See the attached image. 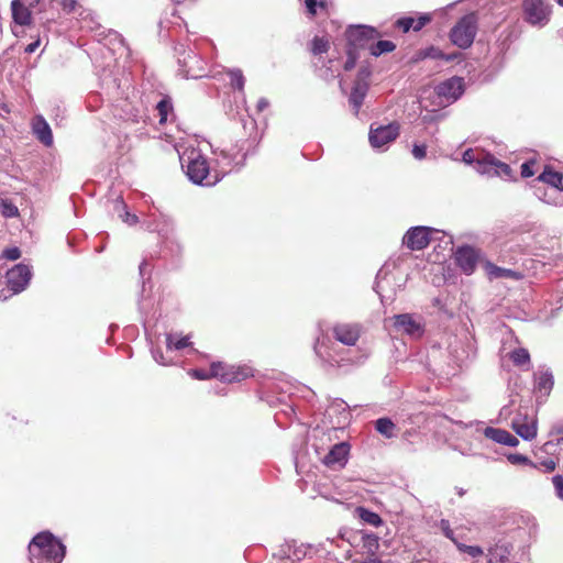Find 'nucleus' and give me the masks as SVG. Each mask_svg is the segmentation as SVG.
Listing matches in <instances>:
<instances>
[{"label":"nucleus","instance_id":"26","mask_svg":"<svg viewBox=\"0 0 563 563\" xmlns=\"http://www.w3.org/2000/svg\"><path fill=\"white\" fill-rule=\"evenodd\" d=\"M365 97V88L361 85H355L350 95V103L353 106L355 114L358 113V110L363 103Z\"/></svg>","mask_w":563,"mask_h":563},{"label":"nucleus","instance_id":"22","mask_svg":"<svg viewBox=\"0 0 563 563\" xmlns=\"http://www.w3.org/2000/svg\"><path fill=\"white\" fill-rule=\"evenodd\" d=\"M368 49L373 56L378 57L382 54L394 52L396 49V44L391 41L380 40L376 43H372Z\"/></svg>","mask_w":563,"mask_h":563},{"label":"nucleus","instance_id":"20","mask_svg":"<svg viewBox=\"0 0 563 563\" xmlns=\"http://www.w3.org/2000/svg\"><path fill=\"white\" fill-rule=\"evenodd\" d=\"M536 388L539 393L548 396L553 387L554 379L552 373L547 369L534 375Z\"/></svg>","mask_w":563,"mask_h":563},{"label":"nucleus","instance_id":"39","mask_svg":"<svg viewBox=\"0 0 563 563\" xmlns=\"http://www.w3.org/2000/svg\"><path fill=\"white\" fill-rule=\"evenodd\" d=\"M512 547L510 544L496 545L495 547V559L498 556L501 563L505 562L507 556L510 554Z\"/></svg>","mask_w":563,"mask_h":563},{"label":"nucleus","instance_id":"38","mask_svg":"<svg viewBox=\"0 0 563 563\" xmlns=\"http://www.w3.org/2000/svg\"><path fill=\"white\" fill-rule=\"evenodd\" d=\"M432 18L429 13L422 14L418 18H413V26L412 30L415 32L420 31L422 27H424L427 24L431 22Z\"/></svg>","mask_w":563,"mask_h":563},{"label":"nucleus","instance_id":"17","mask_svg":"<svg viewBox=\"0 0 563 563\" xmlns=\"http://www.w3.org/2000/svg\"><path fill=\"white\" fill-rule=\"evenodd\" d=\"M11 11L13 21L22 26L31 25L32 11L22 0H12Z\"/></svg>","mask_w":563,"mask_h":563},{"label":"nucleus","instance_id":"37","mask_svg":"<svg viewBox=\"0 0 563 563\" xmlns=\"http://www.w3.org/2000/svg\"><path fill=\"white\" fill-rule=\"evenodd\" d=\"M188 374L192 378L200 379V380H206V379L213 378V376H211V367L208 371L207 369H201V368L189 369Z\"/></svg>","mask_w":563,"mask_h":563},{"label":"nucleus","instance_id":"11","mask_svg":"<svg viewBox=\"0 0 563 563\" xmlns=\"http://www.w3.org/2000/svg\"><path fill=\"white\" fill-rule=\"evenodd\" d=\"M464 92V81L461 77H451L435 87L438 97L445 99L448 102L457 100Z\"/></svg>","mask_w":563,"mask_h":563},{"label":"nucleus","instance_id":"10","mask_svg":"<svg viewBox=\"0 0 563 563\" xmlns=\"http://www.w3.org/2000/svg\"><path fill=\"white\" fill-rule=\"evenodd\" d=\"M350 450L351 445L347 442L336 443L323 456L322 463L332 470L342 468L347 462Z\"/></svg>","mask_w":563,"mask_h":563},{"label":"nucleus","instance_id":"27","mask_svg":"<svg viewBox=\"0 0 563 563\" xmlns=\"http://www.w3.org/2000/svg\"><path fill=\"white\" fill-rule=\"evenodd\" d=\"M330 42L324 36H314L311 41L310 51L313 55H321L329 51Z\"/></svg>","mask_w":563,"mask_h":563},{"label":"nucleus","instance_id":"49","mask_svg":"<svg viewBox=\"0 0 563 563\" xmlns=\"http://www.w3.org/2000/svg\"><path fill=\"white\" fill-rule=\"evenodd\" d=\"M365 543H367L369 547H375L377 548L378 547V538L377 536L373 534V533H369V534H365L363 537Z\"/></svg>","mask_w":563,"mask_h":563},{"label":"nucleus","instance_id":"5","mask_svg":"<svg viewBox=\"0 0 563 563\" xmlns=\"http://www.w3.org/2000/svg\"><path fill=\"white\" fill-rule=\"evenodd\" d=\"M400 133V124L398 122H391L386 125L372 124L368 133V141L372 147L380 148L391 142H394Z\"/></svg>","mask_w":563,"mask_h":563},{"label":"nucleus","instance_id":"18","mask_svg":"<svg viewBox=\"0 0 563 563\" xmlns=\"http://www.w3.org/2000/svg\"><path fill=\"white\" fill-rule=\"evenodd\" d=\"M395 327L402 329L408 334L421 333V324L410 313H401L394 317Z\"/></svg>","mask_w":563,"mask_h":563},{"label":"nucleus","instance_id":"31","mask_svg":"<svg viewBox=\"0 0 563 563\" xmlns=\"http://www.w3.org/2000/svg\"><path fill=\"white\" fill-rule=\"evenodd\" d=\"M538 179L542 183L549 184L554 188H559L562 183V176L553 170H544Z\"/></svg>","mask_w":563,"mask_h":563},{"label":"nucleus","instance_id":"36","mask_svg":"<svg viewBox=\"0 0 563 563\" xmlns=\"http://www.w3.org/2000/svg\"><path fill=\"white\" fill-rule=\"evenodd\" d=\"M395 26L401 30L404 33L409 32L412 30L413 26V18L412 16H405L400 18L395 22Z\"/></svg>","mask_w":563,"mask_h":563},{"label":"nucleus","instance_id":"50","mask_svg":"<svg viewBox=\"0 0 563 563\" xmlns=\"http://www.w3.org/2000/svg\"><path fill=\"white\" fill-rule=\"evenodd\" d=\"M554 488L558 493H563V477L561 475H556L552 478Z\"/></svg>","mask_w":563,"mask_h":563},{"label":"nucleus","instance_id":"52","mask_svg":"<svg viewBox=\"0 0 563 563\" xmlns=\"http://www.w3.org/2000/svg\"><path fill=\"white\" fill-rule=\"evenodd\" d=\"M40 45V41H35L33 43H30L26 47H25V53H33L36 51V48L38 47Z\"/></svg>","mask_w":563,"mask_h":563},{"label":"nucleus","instance_id":"56","mask_svg":"<svg viewBox=\"0 0 563 563\" xmlns=\"http://www.w3.org/2000/svg\"><path fill=\"white\" fill-rule=\"evenodd\" d=\"M40 3V0H29L26 5L32 9Z\"/></svg>","mask_w":563,"mask_h":563},{"label":"nucleus","instance_id":"33","mask_svg":"<svg viewBox=\"0 0 563 563\" xmlns=\"http://www.w3.org/2000/svg\"><path fill=\"white\" fill-rule=\"evenodd\" d=\"M228 76L230 78V86L238 90H243L245 79L242 74V70L240 69H233L228 73Z\"/></svg>","mask_w":563,"mask_h":563},{"label":"nucleus","instance_id":"19","mask_svg":"<svg viewBox=\"0 0 563 563\" xmlns=\"http://www.w3.org/2000/svg\"><path fill=\"white\" fill-rule=\"evenodd\" d=\"M512 428L518 435L523 440H531L537 434V427L533 420L528 421L527 419H517L512 421Z\"/></svg>","mask_w":563,"mask_h":563},{"label":"nucleus","instance_id":"55","mask_svg":"<svg viewBox=\"0 0 563 563\" xmlns=\"http://www.w3.org/2000/svg\"><path fill=\"white\" fill-rule=\"evenodd\" d=\"M484 434L489 438V439H493V427H487L484 431Z\"/></svg>","mask_w":563,"mask_h":563},{"label":"nucleus","instance_id":"53","mask_svg":"<svg viewBox=\"0 0 563 563\" xmlns=\"http://www.w3.org/2000/svg\"><path fill=\"white\" fill-rule=\"evenodd\" d=\"M423 54H424V48H423V49H419V51L415 54V57L412 58V62H413V63H417V62H419V60H423V59H426L427 57H426V56H423Z\"/></svg>","mask_w":563,"mask_h":563},{"label":"nucleus","instance_id":"61","mask_svg":"<svg viewBox=\"0 0 563 563\" xmlns=\"http://www.w3.org/2000/svg\"><path fill=\"white\" fill-rule=\"evenodd\" d=\"M213 183H214V181H209V180H207V183H206V184H207V185H211V184H213Z\"/></svg>","mask_w":563,"mask_h":563},{"label":"nucleus","instance_id":"34","mask_svg":"<svg viewBox=\"0 0 563 563\" xmlns=\"http://www.w3.org/2000/svg\"><path fill=\"white\" fill-rule=\"evenodd\" d=\"M156 109L159 115V123H165L167 121L169 111L173 109V106L169 99L164 98L157 103Z\"/></svg>","mask_w":563,"mask_h":563},{"label":"nucleus","instance_id":"3","mask_svg":"<svg viewBox=\"0 0 563 563\" xmlns=\"http://www.w3.org/2000/svg\"><path fill=\"white\" fill-rule=\"evenodd\" d=\"M253 375V368L247 365H230L224 362L211 363V376L222 383H240Z\"/></svg>","mask_w":563,"mask_h":563},{"label":"nucleus","instance_id":"60","mask_svg":"<svg viewBox=\"0 0 563 563\" xmlns=\"http://www.w3.org/2000/svg\"><path fill=\"white\" fill-rule=\"evenodd\" d=\"M560 5H563V0H556Z\"/></svg>","mask_w":563,"mask_h":563},{"label":"nucleus","instance_id":"45","mask_svg":"<svg viewBox=\"0 0 563 563\" xmlns=\"http://www.w3.org/2000/svg\"><path fill=\"white\" fill-rule=\"evenodd\" d=\"M534 161L531 159V161H528V162H525L522 165H521V176L523 178H528V177H531L534 175V170L532 169V165H534Z\"/></svg>","mask_w":563,"mask_h":563},{"label":"nucleus","instance_id":"43","mask_svg":"<svg viewBox=\"0 0 563 563\" xmlns=\"http://www.w3.org/2000/svg\"><path fill=\"white\" fill-rule=\"evenodd\" d=\"M508 521H511V527H507L505 530L501 531V533H506V532H514V533H520L521 532V527L519 525V519L518 517L512 514L509 518H508Z\"/></svg>","mask_w":563,"mask_h":563},{"label":"nucleus","instance_id":"57","mask_svg":"<svg viewBox=\"0 0 563 563\" xmlns=\"http://www.w3.org/2000/svg\"><path fill=\"white\" fill-rule=\"evenodd\" d=\"M361 563H382L377 558H368Z\"/></svg>","mask_w":563,"mask_h":563},{"label":"nucleus","instance_id":"6","mask_svg":"<svg viewBox=\"0 0 563 563\" xmlns=\"http://www.w3.org/2000/svg\"><path fill=\"white\" fill-rule=\"evenodd\" d=\"M434 233L439 231L429 227H413L406 232L402 243L410 251H421L430 244Z\"/></svg>","mask_w":563,"mask_h":563},{"label":"nucleus","instance_id":"59","mask_svg":"<svg viewBox=\"0 0 563 563\" xmlns=\"http://www.w3.org/2000/svg\"><path fill=\"white\" fill-rule=\"evenodd\" d=\"M503 526L507 527L508 526V521H505V522L500 523V527H503Z\"/></svg>","mask_w":563,"mask_h":563},{"label":"nucleus","instance_id":"30","mask_svg":"<svg viewBox=\"0 0 563 563\" xmlns=\"http://www.w3.org/2000/svg\"><path fill=\"white\" fill-rule=\"evenodd\" d=\"M510 360L517 366L529 365L530 355L526 349H516L509 353Z\"/></svg>","mask_w":563,"mask_h":563},{"label":"nucleus","instance_id":"16","mask_svg":"<svg viewBox=\"0 0 563 563\" xmlns=\"http://www.w3.org/2000/svg\"><path fill=\"white\" fill-rule=\"evenodd\" d=\"M478 260V254L471 246L459 247L455 252V261L457 266L466 274L474 272Z\"/></svg>","mask_w":563,"mask_h":563},{"label":"nucleus","instance_id":"4","mask_svg":"<svg viewBox=\"0 0 563 563\" xmlns=\"http://www.w3.org/2000/svg\"><path fill=\"white\" fill-rule=\"evenodd\" d=\"M523 16L531 25L544 26L551 14V7L547 0H525Z\"/></svg>","mask_w":563,"mask_h":563},{"label":"nucleus","instance_id":"24","mask_svg":"<svg viewBox=\"0 0 563 563\" xmlns=\"http://www.w3.org/2000/svg\"><path fill=\"white\" fill-rule=\"evenodd\" d=\"M166 345L167 349L172 350H183L191 345L190 336H178L175 334H167L166 336Z\"/></svg>","mask_w":563,"mask_h":563},{"label":"nucleus","instance_id":"32","mask_svg":"<svg viewBox=\"0 0 563 563\" xmlns=\"http://www.w3.org/2000/svg\"><path fill=\"white\" fill-rule=\"evenodd\" d=\"M523 275L518 271L501 268L495 265V279L506 278L518 282Z\"/></svg>","mask_w":563,"mask_h":563},{"label":"nucleus","instance_id":"28","mask_svg":"<svg viewBox=\"0 0 563 563\" xmlns=\"http://www.w3.org/2000/svg\"><path fill=\"white\" fill-rule=\"evenodd\" d=\"M495 442L508 446H516L519 443V440L506 430L495 429Z\"/></svg>","mask_w":563,"mask_h":563},{"label":"nucleus","instance_id":"21","mask_svg":"<svg viewBox=\"0 0 563 563\" xmlns=\"http://www.w3.org/2000/svg\"><path fill=\"white\" fill-rule=\"evenodd\" d=\"M354 514L364 522L373 527H378L383 523L378 514L366 509L365 507H356Z\"/></svg>","mask_w":563,"mask_h":563},{"label":"nucleus","instance_id":"58","mask_svg":"<svg viewBox=\"0 0 563 563\" xmlns=\"http://www.w3.org/2000/svg\"><path fill=\"white\" fill-rule=\"evenodd\" d=\"M54 110L56 111V115H58V113L60 112V108L56 106Z\"/></svg>","mask_w":563,"mask_h":563},{"label":"nucleus","instance_id":"1","mask_svg":"<svg viewBox=\"0 0 563 563\" xmlns=\"http://www.w3.org/2000/svg\"><path fill=\"white\" fill-rule=\"evenodd\" d=\"M29 552L32 556L45 559L47 563H62L66 548L51 532L43 531L31 540Z\"/></svg>","mask_w":563,"mask_h":563},{"label":"nucleus","instance_id":"15","mask_svg":"<svg viewBox=\"0 0 563 563\" xmlns=\"http://www.w3.org/2000/svg\"><path fill=\"white\" fill-rule=\"evenodd\" d=\"M463 161L467 164L475 163V168L478 173L485 174L493 169V156L490 154H483L477 150H467L463 154Z\"/></svg>","mask_w":563,"mask_h":563},{"label":"nucleus","instance_id":"12","mask_svg":"<svg viewBox=\"0 0 563 563\" xmlns=\"http://www.w3.org/2000/svg\"><path fill=\"white\" fill-rule=\"evenodd\" d=\"M333 336L340 343L354 346L362 333V328L358 323H338L332 329Z\"/></svg>","mask_w":563,"mask_h":563},{"label":"nucleus","instance_id":"40","mask_svg":"<svg viewBox=\"0 0 563 563\" xmlns=\"http://www.w3.org/2000/svg\"><path fill=\"white\" fill-rule=\"evenodd\" d=\"M346 54H347V58H346L343 67H344V70L350 71L355 67V64L357 60V55H356V51L352 47H349Z\"/></svg>","mask_w":563,"mask_h":563},{"label":"nucleus","instance_id":"42","mask_svg":"<svg viewBox=\"0 0 563 563\" xmlns=\"http://www.w3.org/2000/svg\"><path fill=\"white\" fill-rule=\"evenodd\" d=\"M59 5L65 13L69 14L76 11L78 2L77 0H60Z\"/></svg>","mask_w":563,"mask_h":563},{"label":"nucleus","instance_id":"41","mask_svg":"<svg viewBox=\"0 0 563 563\" xmlns=\"http://www.w3.org/2000/svg\"><path fill=\"white\" fill-rule=\"evenodd\" d=\"M506 459L509 463H511L514 465H519V464H531L532 465V463L529 461V459L522 454H518V453L508 454V455H506Z\"/></svg>","mask_w":563,"mask_h":563},{"label":"nucleus","instance_id":"13","mask_svg":"<svg viewBox=\"0 0 563 563\" xmlns=\"http://www.w3.org/2000/svg\"><path fill=\"white\" fill-rule=\"evenodd\" d=\"M440 529H441L442 533L448 539H450L461 552L467 553L472 558H478V556L483 555L484 552H483L482 548H479L477 545H467L464 542L459 541V538L455 537V531L452 530L449 520L441 519Z\"/></svg>","mask_w":563,"mask_h":563},{"label":"nucleus","instance_id":"14","mask_svg":"<svg viewBox=\"0 0 563 563\" xmlns=\"http://www.w3.org/2000/svg\"><path fill=\"white\" fill-rule=\"evenodd\" d=\"M31 128L34 136L38 142H41L46 147L53 146L54 139L52 129L43 115H35L32 119Z\"/></svg>","mask_w":563,"mask_h":563},{"label":"nucleus","instance_id":"62","mask_svg":"<svg viewBox=\"0 0 563 563\" xmlns=\"http://www.w3.org/2000/svg\"><path fill=\"white\" fill-rule=\"evenodd\" d=\"M174 1H175V2H177V3H179V2H181L183 0H174Z\"/></svg>","mask_w":563,"mask_h":563},{"label":"nucleus","instance_id":"51","mask_svg":"<svg viewBox=\"0 0 563 563\" xmlns=\"http://www.w3.org/2000/svg\"><path fill=\"white\" fill-rule=\"evenodd\" d=\"M269 107V101L266 98H260L256 103L257 112H263Z\"/></svg>","mask_w":563,"mask_h":563},{"label":"nucleus","instance_id":"44","mask_svg":"<svg viewBox=\"0 0 563 563\" xmlns=\"http://www.w3.org/2000/svg\"><path fill=\"white\" fill-rule=\"evenodd\" d=\"M3 257L10 261H15L21 257V251L19 247H9L3 251Z\"/></svg>","mask_w":563,"mask_h":563},{"label":"nucleus","instance_id":"8","mask_svg":"<svg viewBox=\"0 0 563 563\" xmlns=\"http://www.w3.org/2000/svg\"><path fill=\"white\" fill-rule=\"evenodd\" d=\"M31 276L32 273L27 265L16 264L5 274L7 285L12 294H19L25 289Z\"/></svg>","mask_w":563,"mask_h":563},{"label":"nucleus","instance_id":"25","mask_svg":"<svg viewBox=\"0 0 563 563\" xmlns=\"http://www.w3.org/2000/svg\"><path fill=\"white\" fill-rule=\"evenodd\" d=\"M461 54L460 53H453V54H445L443 53L439 47L435 46H429L424 48V54L427 58L432 59H444L446 62H452L456 59Z\"/></svg>","mask_w":563,"mask_h":563},{"label":"nucleus","instance_id":"47","mask_svg":"<svg viewBox=\"0 0 563 563\" xmlns=\"http://www.w3.org/2000/svg\"><path fill=\"white\" fill-rule=\"evenodd\" d=\"M453 531H455V537L459 538V541L460 542H463V541H466V540H470L467 538V532H470V528H466L464 526H459L456 527L455 529H452Z\"/></svg>","mask_w":563,"mask_h":563},{"label":"nucleus","instance_id":"48","mask_svg":"<svg viewBox=\"0 0 563 563\" xmlns=\"http://www.w3.org/2000/svg\"><path fill=\"white\" fill-rule=\"evenodd\" d=\"M412 155L417 159H423L427 155V146L415 144L412 148Z\"/></svg>","mask_w":563,"mask_h":563},{"label":"nucleus","instance_id":"2","mask_svg":"<svg viewBox=\"0 0 563 563\" xmlns=\"http://www.w3.org/2000/svg\"><path fill=\"white\" fill-rule=\"evenodd\" d=\"M477 31V18L474 13L462 16L450 32L451 42L460 48L472 45Z\"/></svg>","mask_w":563,"mask_h":563},{"label":"nucleus","instance_id":"54","mask_svg":"<svg viewBox=\"0 0 563 563\" xmlns=\"http://www.w3.org/2000/svg\"><path fill=\"white\" fill-rule=\"evenodd\" d=\"M544 466L547 467V470L553 471L555 468V463L552 460H550L544 463Z\"/></svg>","mask_w":563,"mask_h":563},{"label":"nucleus","instance_id":"7","mask_svg":"<svg viewBox=\"0 0 563 563\" xmlns=\"http://www.w3.org/2000/svg\"><path fill=\"white\" fill-rule=\"evenodd\" d=\"M379 36L380 34L376 29L367 25H356L346 31L349 47H352L355 51L358 48L369 47V43Z\"/></svg>","mask_w":563,"mask_h":563},{"label":"nucleus","instance_id":"35","mask_svg":"<svg viewBox=\"0 0 563 563\" xmlns=\"http://www.w3.org/2000/svg\"><path fill=\"white\" fill-rule=\"evenodd\" d=\"M495 175L504 177L505 179H512L514 173L509 165L495 159Z\"/></svg>","mask_w":563,"mask_h":563},{"label":"nucleus","instance_id":"46","mask_svg":"<svg viewBox=\"0 0 563 563\" xmlns=\"http://www.w3.org/2000/svg\"><path fill=\"white\" fill-rule=\"evenodd\" d=\"M306 8L311 15L317 14V7L325 8L324 2H317V0H305Z\"/></svg>","mask_w":563,"mask_h":563},{"label":"nucleus","instance_id":"63","mask_svg":"<svg viewBox=\"0 0 563 563\" xmlns=\"http://www.w3.org/2000/svg\"><path fill=\"white\" fill-rule=\"evenodd\" d=\"M562 499H563V494L562 495H559Z\"/></svg>","mask_w":563,"mask_h":563},{"label":"nucleus","instance_id":"23","mask_svg":"<svg viewBox=\"0 0 563 563\" xmlns=\"http://www.w3.org/2000/svg\"><path fill=\"white\" fill-rule=\"evenodd\" d=\"M375 429L387 439L395 437L396 426L389 418H379L375 421Z\"/></svg>","mask_w":563,"mask_h":563},{"label":"nucleus","instance_id":"29","mask_svg":"<svg viewBox=\"0 0 563 563\" xmlns=\"http://www.w3.org/2000/svg\"><path fill=\"white\" fill-rule=\"evenodd\" d=\"M0 213L4 218H16L20 216L18 207L9 199L0 198Z\"/></svg>","mask_w":563,"mask_h":563},{"label":"nucleus","instance_id":"9","mask_svg":"<svg viewBox=\"0 0 563 563\" xmlns=\"http://www.w3.org/2000/svg\"><path fill=\"white\" fill-rule=\"evenodd\" d=\"M186 174L192 183L202 184L209 176L207 159L199 153H191V156L188 157Z\"/></svg>","mask_w":563,"mask_h":563}]
</instances>
